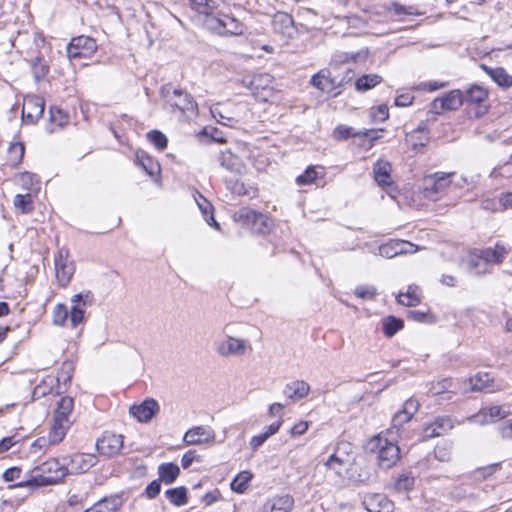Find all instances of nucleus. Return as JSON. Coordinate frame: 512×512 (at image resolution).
Returning <instances> with one entry per match:
<instances>
[{"instance_id":"1","label":"nucleus","mask_w":512,"mask_h":512,"mask_svg":"<svg viewBox=\"0 0 512 512\" xmlns=\"http://www.w3.org/2000/svg\"><path fill=\"white\" fill-rule=\"evenodd\" d=\"M419 407L420 404L418 400L414 398L406 400L403 408L393 416L391 427L370 439L369 444L372 448H399L398 430L402 425L412 419Z\"/></svg>"},{"instance_id":"2","label":"nucleus","mask_w":512,"mask_h":512,"mask_svg":"<svg viewBox=\"0 0 512 512\" xmlns=\"http://www.w3.org/2000/svg\"><path fill=\"white\" fill-rule=\"evenodd\" d=\"M67 474L65 465L60 466L56 461H49L32 471L31 477L18 483L19 487H43L59 483Z\"/></svg>"},{"instance_id":"3","label":"nucleus","mask_w":512,"mask_h":512,"mask_svg":"<svg viewBox=\"0 0 512 512\" xmlns=\"http://www.w3.org/2000/svg\"><path fill=\"white\" fill-rule=\"evenodd\" d=\"M234 324H226L223 328V339L215 343L216 353L223 358L243 357L252 350L248 339L235 337Z\"/></svg>"},{"instance_id":"4","label":"nucleus","mask_w":512,"mask_h":512,"mask_svg":"<svg viewBox=\"0 0 512 512\" xmlns=\"http://www.w3.org/2000/svg\"><path fill=\"white\" fill-rule=\"evenodd\" d=\"M203 26L208 31L220 36H238L245 31V25L233 16L218 13L216 16L203 20Z\"/></svg>"},{"instance_id":"5","label":"nucleus","mask_w":512,"mask_h":512,"mask_svg":"<svg viewBox=\"0 0 512 512\" xmlns=\"http://www.w3.org/2000/svg\"><path fill=\"white\" fill-rule=\"evenodd\" d=\"M234 217L242 226L256 233L264 234L271 227V220L266 215L247 207L241 208L235 213Z\"/></svg>"},{"instance_id":"6","label":"nucleus","mask_w":512,"mask_h":512,"mask_svg":"<svg viewBox=\"0 0 512 512\" xmlns=\"http://www.w3.org/2000/svg\"><path fill=\"white\" fill-rule=\"evenodd\" d=\"M98 461L95 453L74 451L64 458V465L67 473H84L93 467Z\"/></svg>"},{"instance_id":"7","label":"nucleus","mask_w":512,"mask_h":512,"mask_svg":"<svg viewBox=\"0 0 512 512\" xmlns=\"http://www.w3.org/2000/svg\"><path fill=\"white\" fill-rule=\"evenodd\" d=\"M455 175L454 172H435L423 178L422 185L426 197L433 198L443 193L450 185V178Z\"/></svg>"},{"instance_id":"8","label":"nucleus","mask_w":512,"mask_h":512,"mask_svg":"<svg viewBox=\"0 0 512 512\" xmlns=\"http://www.w3.org/2000/svg\"><path fill=\"white\" fill-rule=\"evenodd\" d=\"M215 431L207 425H199L190 428L183 436V441L188 446H203L215 444Z\"/></svg>"},{"instance_id":"9","label":"nucleus","mask_w":512,"mask_h":512,"mask_svg":"<svg viewBox=\"0 0 512 512\" xmlns=\"http://www.w3.org/2000/svg\"><path fill=\"white\" fill-rule=\"evenodd\" d=\"M55 275L58 283L65 287L69 284L74 272L75 266L69 260V253L65 249H60L55 256Z\"/></svg>"},{"instance_id":"10","label":"nucleus","mask_w":512,"mask_h":512,"mask_svg":"<svg viewBox=\"0 0 512 512\" xmlns=\"http://www.w3.org/2000/svg\"><path fill=\"white\" fill-rule=\"evenodd\" d=\"M97 49L94 39L88 36H78L71 39L66 51L69 59L87 57Z\"/></svg>"},{"instance_id":"11","label":"nucleus","mask_w":512,"mask_h":512,"mask_svg":"<svg viewBox=\"0 0 512 512\" xmlns=\"http://www.w3.org/2000/svg\"><path fill=\"white\" fill-rule=\"evenodd\" d=\"M45 102L37 95H27L24 98L22 107V120L27 124L37 122L43 115Z\"/></svg>"},{"instance_id":"12","label":"nucleus","mask_w":512,"mask_h":512,"mask_svg":"<svg viewBox=\"0 0 512 512\" xmlns=\"http://www.w3.org/2000/svg\"><path fill=\"white\" fill-rule=\"evenodd\" d=\"M273 77L268 73H257L251 77L242 79V84L249 88L257 97L266 100L267 94L262 95L261 91L267 92L272 89Z\"/></svg>"},{"instance_id":"13","label":"nucleus","mask_w":512,"mask_h":512,"mask_svg":"<svg viewBox=\"0 0 512 512\" xmlns=\"http://www.w3.org/2000/svg\"><path fill=\"white\" fill-rule=\"evenodd\" d=\"M464 102V95L460 90H452L442 97L434 99L431 104V109L436 114H441L444 111L456 110Z\"/></svg>"},{"instance_id":"14","label":"nucleus","mask_w":512,"mask_h":512,"mask_svg":"<svg viewBox=\"0 0 512 512\" xmlns=\"http://www.w3.org/2000/svg\"><path fill=\"white\" fill-rule=\"evenodd\" d=\"M508 414L509 411L504 406L483 407L478 413L469 417L468 421L479 425H488L504 419Z\"/></svg>"},{"instance_id":"15","label":"nucleus","mask_w":512,"mask_h":512,"mask_svg":"<svg viewBox=\"0 0 512 512\" xmlns=\"http://www.w3.org/2000/svg\"><path fill=\"white\" fill-rule=\"evenodd\" d=\"M455 426V420L451 416H439L423 429V438L429 439L445 435Z\"/></svg>"},{"instance_id":"16","label":"nucleus","mask_w":512,"mask_h":512,"mask_svg":"<svg viewBox=\"0 0 512 512\" xmlns=\"http://www.w3.org/2000/svg\"><path fill=\"white\" fill-rule=\"evenodd\" d=\"M159 409L158 402L148 398L139 405L131 406L129 412L139 422L147 423L159 412Z\"/></svg>"},{"instance_id":"17","label":"nucleus","mask_w":512,"mask_h":512,"mask_svg":"<svg viewBox=\"0 0 512 512\" xmlns=\"http://www.w3.org/2000/svg\"><path fill=\"white\" fill-rule=\"evenodd\" d=\"M417 246L402 240H393L379 247V254L385 258H393L400 254L414 253Z\"/></svg>"},{"instance_id":"18","label":"nucleus","mask_w":512,"mask_h":512,"mask_svg":"<svg viewBox=\"0 0 512 512\" xmlns=\"http://www.w3.org/2000/svg\"><path fill=\"white\" fill-rule=\"evenodd\" d=\"M167 103L172 108H177L182 112L194 111L197 108V104L193 97L190 94L184 93L182 90L178 89H175L172 95L167 96Z\"/></svg>"},{"instance_id":"19","label":"nucleus","mask_w":512,"mask_h":512,"mask_svg":"<svg viewBox=\"0 0 512 512\" xmlns=\"http://www.w3.org/2000/svg\"><path fill=\"white\" fill-rule=\"evenodd\" d=\"M507 254L508 250L500 244H496L494 248L477 249V255L482 258L484 266L488 268L491 264H501Z\"/></svg>"},{"instance_id":"20","label":"nucleus","mask_w":512,"mask_h":512,"mask_svg":"<svg viewBox=\"0 0 512 512\" xmlns=\"http://www.w3.org/2000/svg\"><path fill=\"white\" fill-rule=\"evenodd\" d=\"M309 392L310 385L303 380H295L287 383L283 389V394L294 402L305 398Z\"/></svg>"},{"instance_id":"21","label":"nucleus","mask_w":512,"mask_h":512,"mask_svg":"<svg viewBox=\"0 0 512 512\" xmlns=\"http://www.w3.org/2000/svg\"><path fill=\"white\" fill-rule=\"evenodd\" d=\"M294 499L289 495L276 496L268 500L263 506V512H291Z\"/></svg>"},{"instance_id":"22","label":"nucleus","mask_w":512,"mask_h":512,"mask_svg":"<svg viewBox=\"0 0 512 512\" xmlns=\"http://www.w3.org/2000/svg\"><path fill=\"white\" fill-rule=\"evenodd\" d=\"M480 68L491 77V79L502 88L512 87V76L503 67L491 68L480 64Z\"/></svg>"},{"instance_id":"23","label":"nucleus","mask_w":512,"mask_h":512,"mask_svg":"<svg viewBox=\"0 0 512 512\" xmlns=\"http://www.w3.org/2000/svg\"><path fill=\"white\" fill-rule=\"evenodd\" d=\"M311 84L325 93H332L336 89L335 81L331 78L328 69H322L311 78Z\"/></svg>"},{"instance_id":"24","label":"nucleus","mask_w":512,"mask_h":512,"mask_svg":"<svg viewBox=\"0 0 512 512\" xmlns=\"http://www.w3.org/2000/svg\"><path fill=\"white\" fill-rule=\"evenodd\" d=\"M467 270L473 276H483L491 273V269L484 266L482 258L477 255V249L471 251L466 259Z\"/></svg>"},{"instance_id":"25","label":"nucleus","mask_w":512,"mask_h":512,"mask_svg":"<svg viewBox=\"0 0 512 512\" xmlns=\"http://www.w3.org/2000/svg\"><path fill=\"white\" fill-rule=\"evenodd\" d=\"M73 306L70 310V323L76 327L84 321V308L86 303L82 301V294H76L72 297Z\"/></svg>"},{"instance_id":"26","label":"nucleus","mask_w":512,"mask_h":512,"mask_svg":"<svg viewBox=\"0 0 512 512\" xmlns=\"http://www.w3.org/2000/svg\"><path fill=\"white\" fill-rule=\"evenodd\" d=\"M219 163L227 171L234 174H240L243 168L240 159L230 151H224L220 154Z\"/></svg>"},{"instance_id":"27","label":"nucleus","mask_w":512,"mask_h":512,"mask_svg":"<svg viewBox=\"0 0 512 512\" xmlns=\"http://www.w3.org/2000/svg\"><path fill=\"white\" fill-rule=\"evenodd\" d=\"M391 165L390 163L380 160L374 165V178L380 186H387L391 183Z\"/></svg>"},{"instance_id":"28","label":"nucleus","mask_w":512,"mask_h":512,"mask_svg":"<svg viewBox=\"0 0 512 512\" xmlns=\"http://www.w3.org/2000/svg\"><path fill=\"white\" fill-rule=\"evenodd\" d=\"M73 409V399L71 397H62L58 403V407L54 412V420L62 423H70L69 415Z\"/></svg>"},{"instance_id":"29","label":"nucleus","mask_w":512,"mask_h":512,"mask_svg":"<svg viewBox=\"0 0 512 512\" xmlns=\"http://www.w3.org/2000/svg\"><path fill=\"white\" fill-rule=\"evenodd\" d=\"M69 428L70 423H62L53 419V424L48 434V444L58 445L65 437Z\"/></svg>"},{"instance_id":"30","label":"nucleus","mask_w":512,"mask_h":512,"mask_svg":"<svg viewBox=\"0 0 512 512\" xmlns=\"http://www.w3.org/2000/svg\"><path fill=\"white\" fill-rule=\"evenodd\" d=\"M399 304L413 307L421 302L420 289L416 285H410L405 293H400L397 296Z\"/></svg>"},{"instance_id":"31","label":"nucleus","mask_w":512,"mask_h":512,"mask_svg":"<svg viewBox=\"0 0 512 512\" xmlns=\"http://www.w3.org/2000/svg\"><path fill=\"white\" fill-rule=\"evenodd\" d=\"M189 4L193 10L202 14L204 19L216 16L214 12L217 9V4L214 0H189Z\"/></svg>"},{"instance_id":"32","label":"nucleus","mask_w":512,"mask_h":512,"mask_svg":"<svg viewBox=\"0 0 512 512\" xmlns=\"http://www.w3.org/2000/svg\"><path fill=\"white\" fill-rule=\"evenodd\" d=\"M123 436L112 432H104L101 438L95 443V448H122Z\"/></svg>"},{"instance_id":"33","label":"nucleus","mask_w":512,"mask_h":512,"mask_svg":"<svg viewBox=\"0 0 512 512\" xmlns=\"http://www.w3.org/2000/svg\"><path fill=\"white\" fill-rule=\"evenodd\" d=\"M15 209L23 214H29L34 210L33 196L30 192L17 194L13 199Z\"/></svg>"},{"instance_id":"34","label":"nucleus","mask_w":512,"mask_h":512,"mask_svg":"<svg viewBox=\"0 0 512 512\" xmlns=\"http://www.w3.org/2000/svg\"><path fill=\"white\" fill-rule=\"evenodd\" d=\"M341 454L334 453L332 454L328 460L326 461V465L335 470L337 473H340V468L347 466L351 463L352 458L350 453L346 450H341Z\"/></svg>"},{"instance_id":"35","label":"nucleus","mask_w":512,"mask_h":512,"mask_svg":"<svg viewBox=\"0 0 512 512\" xmlns=\"http://www.w3.org/2000/svg\"><path fill=\"white\" fill-rule=\"evenodd\" d=\"M381 81L382 77L378 74H365L355 81V89L365 92L380 84Z\"/></svg>"},{"instance_id":"36","label":"nucleus","mask_w":512,"mask_h":512,"mask_svg":"<svg viewBox=\"0 0 512 512\" xmlns=\"http://www.w3.org/2000/svg\"><path fill=\"white\" fill-rule=\"evenodd\" d=\"M406 141L410 144L414 151H419L428 141V132L425 128H418L407 135Z\"/></svg>"},{"instance_id":"37","label":"nucleus","mask_w":512,"mask_h":512,"mask_svg":"<svg viewBox=\"0 0 512 512\" xmlns=\"http://www.w3.org/2000/svg\"><path fill=\"white\" fill-rule=\"evenodd\" d=\"M491 378L487 373H478L468 379L469 389H463L464 393L468 391H482L489 387Z\"/></svg>"},{"instance_id":"38","label":"nucleus","mask_w":512,"mask_h":512,"mask_svg":"<svg viewBox=\"0 0 512 512\" xmlns=\"http://www.w3.org/2000/svg\"><path fill=\"white\" fill-rule=\"evenodd\" d=\"M25 152L24 144L21 142L11 143L7 153V162L12 167H17L23 159Z\"/></svg>"},{"instance_id":"39","label":"nucleus","mask_w":512,"mask_h":512,"mask_svg":"<svg viewBox=\"0 0 512 512\" xmlns=\"http://www.w3.org/2000/svg\"><path fill=\"white\" fill-rule=\"evenodd\" d=\"M159 479L165 484L173 483L180 473V469L176 464L165 463L159 466Z\"/></svg>"},{"instance_id":"40","label":"nucleus","mask_w":512,"mask_h":512,"mask_svg":"<svg viewBox=\"0 0 512 512\" xmlns=\"http://www.w3.org/2000/svg\"><path fill=\"white\" fill-rule=\"evenodd\" d=\"M281 426V421L277 420L276 422L270 424L264 432H261L260 434L252 437L250 441V445L252 448H258L259 446L263 445L264 442L273 434H275L278 429Z\"/></svg>"},{"instance_id":"41","label":"nucleus","mask_w":512,"mask_h":512,"mask_svg":"<svg viewBox=\"0 0 512 512\" xmlns=\"http://www.w3.org/2000/svg\"><path fill=\"white\" fill-rule=\"evenodd\" d=\"M165 495L167 499L175 506H183L187 504L188 498H187V490L185 487H176L172 489H168L165 492Z\"/></svg>"},{"instance_id":"42","label":"nucleus","mask_w":512,"mask_h":512,"mask_svg":"<svg viewBox=\"0 0 512 512\" xmlns=\"http://www.w3.org/2000/svg\"><path fill=\"white\" fill-rule=\"evenodd\" d=\"M16 183L21 186L23 189L27 190V192H32L37 190L39 187V181L36 175L30 172H23L16 176Z\"/></svg>"},{"instance_id":"43","label":"nucleus","mask_w":512,"mask_h":512,"mask_svg":"<svg viewBox=\"0 0 512 512\" xmlns=\"http://www.w3.org/2000/svg\"><path fill=\"white\" fill-rule=\"evenodd\" d=\"M252 479L249 471H241L231 482V490L236 493H244L248 489V484Z\"/></svg>"},{"instance_id":"44","label":"nucleus","mask_w":512,"mask_h":512,"mask_svg":"<svg viewBox=\"0 0 512 512\" xmlns=\"http://www.w3.org/2000/svg\"><path fill=\"white\" fill-rule=\"evenodd\" d=\"M399 452L400 450H378L379 465L384 469L390 468L399 460Z\"/></svg>"},{"instance_id":"45","label":"nucleus","mask_w":512,"mask_h":512,"mask_svg":"<svg viewBox=\"0 0 512 512\" xmlns=\"http://www.w3.org/2000/svg\"><path fill=\"white\" fill-rule=\"evenodd\" d=\"M487 96L488 93L483 87L479 85H473L466 91L464 101L480 104L487 98Z\"/></svg>"},{"instance_id":"46","label":"nucleus","mask_w":512,"mask_h":512,"mask_svg":"<svg viewBox=\"0 0 512 512\" xmlns=\"http://www.w3.org/2000/svg\"><path fill=\"white\" fill-rule=\"evenodd\" d=\"M403 326V320L394 316H388L383 320V332L387 337L394 336Z\"/></svg>"},{"instance_id":"47","label":"nucleus","mask_w":512,"mask_h":512,"mask_svg":"<svg viewBox=\"0 0 512 512\" xmlns=\"http://www.w3.org/2000/svg\"><path fill=\"white\" fill-rule=\"evenodd\" d=\"M453 380L451 378H443L430 384L429 393L432 395H440L445 392H452ZM456 393V391H453Z\"/></svg>"},{"instance_id":"48","label":"nucleus","mask_w":512,"mask_h":512,"mask_svg":"<svg viewBox=\"0 0 512 512\" xmlns=\"http://www.w3.org/2000/svg\"><path fill=\"white\" fill-rule=\"evenodd\" d=\"M32 71L35 80L38 82L43 79L48 73V65L42 57H36L31 63Z\"/></svg>"},{"instance_id":"49","label":"nucleus","mask_w":512,"mask_h":512,"mask_svg":"<svg viewBox=\"0 0 512 512\" xmlns=\"http://www.w3.org/2000/svg\"><path fill=\"white\" fill-rule=\"evenodd\" d=\"M415 479L410 475H401L394 483V489L397 492L405 493L414 488Z\"/></svg>"},{"instance_id":"50","label":"nucleus","mask_w":512,"mask_h":512,"mask_svg":"<svg viewBox=\"0 0 512 512\" xmlns=\"http://www.w3.org/2000/svg\"><path fill=\"white\" fill-rule=\"evenodd\" d=\"M68 316L70 317V312H68L66 306L64 304H57L52 312V322L55 325H64Z\"/></svg>"},{"instance_id":"51","label":"nucleus","mask_w":512,"mask_h":512,"mask_svg":"<svg viewBox=\"0 0 512 512\" xmlns=\"http://www.w3.org/2000/svg\"><path fill=\"white\" fill-rule=\"evenodd\" d=\"M318 177V173L314 166H309L301 175L296 178L298 185L312 184Z\"/></svg>"},{"instance_id":"52","label":"nucleus","mask_w":512,"mask_h":512,"mask_svg":"<svg viewBox=\"0 0 512 512\" xmlns=\"http://www.w3.org/2000/svg\"><path fill=\"white\" fill-rule=\"evenodd\" d=\"M147 137L157 149L163 150L167 147L168 140L167 137L162 132L158 130H153L147 134Z\"/></svg>"},{"instance_id":"53","label":"nucleus","mask_w":512,"mask_h":512,"mask_svg":"<svg viewBox=\"0 0 512 512\" xmlns=\"http://www.w3.org/2000/svg\"><path fill=\"white\" fill-rule=\"evenodd\" d=\"M368 55H369L368 49H362V50H359L352 54H348V53L343 54L342 56H340V61H342V62L352 61L355 63H364L367 60Z\"/></svg>"},{"instance_id":"54","label":"nucleus","mask_w":512,"mask_h":512,"mask_svg":"<svg viewBox=\"0 0 512 512\" xmlns=\"http://www.w3.org/2000/svg\"><path fill=\"white\" fill-rule=\"evenodd\" d=\"M50 119L52 123L56 124L59 127H63L68 121V116L61 109L51 108Z\"/></svg>"},{"instance_id":"55","label":"nucleus","mask_w":512,"mask_h":512,"mask_svg":"<svg viewBox=\"0 0 512 512\" xmlns=\"http://www.w3.org/2000/svg\"><path fill=\"white\" fill-rule=\"evenodd\" d=\"M355 295L361 299H374L377 294V289L374 286H357Z\"/></svg>"},{"instance_id":"56","label":"nucleus","mask_w":512,"mask_h":512,"mask_svg":"<svg viewBox=\"0 0 512 512\" xmlns=\"http://www.w3.org/2000/svg\"><path fill=\"white\" fill-rule=\"evenodd\" d=\"M211 114L219 123H222L224 125L232 126L233 123L235 122L233 118L226 117L222 114V112L219 109V105H215L211 108Z\"/></svg>"},{"instance_id":"57","label":"nucleus","mask_w":512,"mask_h":512,"mask_svg":"<svg viewBox=\"0 0 512 512\" xmlns=\"http://www.w3.org/2000/svg\"><path fill=\"white\" fill-rule=\"evenodd\" d=\"M161 490V480H153L145 489L146 495L149 499L155 498Z\"/></svg>"},{"instance_id":"58","label":"nucleus","mask_w":512,"mask_h":512,"mask_svg":"<svg viewBox=\"0 0 512 512\" xmlns=\"http://www.w3.org/2000/svg\"><path fill=\"white\" fill-rule=\"evenodd\" d=\"M196 202L198 204L199 209L203 213V215L206 216V221L208 222V224L212 225V223L207 218V216L209 215V213L212 210V206H211L210 202L201 195L199 196V199H196Z\"/></svg>"},{"instance_id":"59","label":"nucleus","mask_w":512,"mask_h":512,"mask_svg":"<svg viewBox=\"0 0 512 512\" xmlns=\"http://www.w3.org/2000/svg\"><path fill=\"white\" fill-rule=\"evenodd\" d=\"M375 500L378 502L380 506V510L378 512H392L393 511V503L384 495H376Z\"/></svg>"},{"instance_id":"60","label":"nucleus","mask_w":512,"mask_h":512,"mask_svg":"<svg viewBox=\"0 0 512 512\" xmlns=\"http://www.w3.org/2000/svg\"><path fill=\"white\" fill-rule=\"evenodd\" d=\"M140 163L144 170L151 176L154 175L157 171H159V166L156 163H154V161L150 157H145L141 159Z\"/></svg>"},{"instance_id":"61","label":"nucleus","mask_w":512,"mask_h":512,"mask_svg":"<svg viewBox=\"0 0 512 512\" xmlns=\"http://www.w3.org/2000/svg\"><path fill=\"white\" fill-rule=\"evenodd\" d=\"M350 127L339 125L333 132V137L337 140H344L352 135Z\"/></svg>"},{"instance_id":"62","label":"nucleus","mask_w":512,"mask_h":512,"mask_svg":"<svg viewBox=\"0 0 512 512\" xmlns=\"http://www.w3.org/2000/svg\"><path fill=\"white\" fill-rule=\"evenodd\" d=\"M21 470L18 467H11L4 471L3 478L6 482H11L20 477Z\"/></svg>"},{"instance_id":"63","label":"nucleus","mask_w":512,"mask_h":512,"mask_svg":"<svg viewBox=\"0 0 512 512\" xmlns=\"http://www.w3.org/2000/svg\"><path fill=\"white\" fill-rule=\"evenodd\" d=\"M499 431L503 438L512 439V418L503 423Z\"/></svg>"},{"instance_id":"64","label":"nucleus","mask_w":512,"mask_h":512,"mask_svg":"<svg viewBox=\"0 0 512 512\" xmlns=\"http://www.w3.org/2000/svg\"><path fill=\"white\" fill-rule=\"evenodd\" d=\"M226 183H227L228 189H230V191L232 193H235L238 195L246 193L245 189H244V185L242 183H239L237 180H235V181L230 180V181H227Z\"/></svg>"}]
</instances>
